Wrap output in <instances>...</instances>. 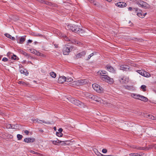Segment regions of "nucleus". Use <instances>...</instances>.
<instances>
[{"label":"nucleus","instance_id":"1","mask_svg":"<svg viewBox=\"0 0 156 156\" xmlns=\"http://www.w3.org/2000/svg\"><path fill=\"white\" fill-rule=\"evenodd\" d=\"M66 28L68 30H71L73 32L77 33L79 30V27L77 25L69 24L67 25Z\"/></svg>","mask_w":156,"mask_h":156},{"label":"nucleus","instance_id":"2","mask_svg":"<svg viewBox=\"0 0 156 156\" xmlns=\"http://www.w3.org/2000/svg\"><path fill=\"white\" fill-rule=\"evenodd\" d=\"M100 78L102 80L105 81L110 84H112L114 82L113 79L111 78L107 75L101 76Z\"/></svg>","mask_w":156,"mask_h":156},{"label":"nucleus","instance_id":"3","mask_svg":"<svg viewBox=\"0 0 156 156\" xmlns=\"http://www.w3.org/2000/svg\"><path fill=\"white\" fill-rule=\"evenodd\" d=\"M92 86L94 89L98 92L101 93L103 92V89L99 85L96 83H94L92 84Z\"/></svg>","mask_w":156,"mask_h":156},{"label":"nucleus","instance_id":"4","mask_svg":"<svg viewBox=\"0 0 156 156\" xmlns=\"http://www.w3.org/2000/svg\"><path fill=\"white\" fill-rule=\"evenodd\" d=\"M137 5L139 6H141L144 8H149L150 5L146 2L142 1L139 0V2H136Z\"/></svg>","mask_w":156,"mask_h":156},{"label":"nucleus","instance_id":"5","mask_svg":"<svg viewBox=\"0 0 156 156\" xmlns=\"http://www.w3.org/2000/svg\"><path fill=\"white\" fill-rule=\"evenodd\" d=\"M69 101L72 103L78 106H82L83 104L82 102L80 101L76 100L73 98H70L69 99Z\"/></svg>","mask_w":156,"mask_h":156},{"label":"nucleus","instance_id":"6","mask_svg":"<svg viewBox=\"0 0 156 156\" xmlns=\"http://www.w3.org/2000/svg\"><path fill=\"white\" fill-rule=\"evenodd\" d=\"M73 49V47L71 46L70 48L67 47L66 45L64 46L63 50V52L64 55H68L70 52L71 50Z\"/></svg>","mask_w":156,"mask_h":156},{"label":"nucleus","instance_id":"7","mask_svg":"<svg viewBox=\"0 0 156 156\" xmlns=\"http://www.w3.org/2000/svg\"><path fill=\"white\" fill-rule=\"evenodd\" d=\"M137 72L141 75L146 77H149L150 76V74L146 71L142 70H138Z\"/></svg>","mask_w":156,"mask_h":156},{"label":"nucleus","instance_id":"8","mask_svg":"<svg viewBox=\"0 0 156 156\" xmlns=\"http://www.w3.org/2000/svg\"><path fill=\"white\" fill-rule=\"evenodd\" d=\"M119 80L121 83H127L129 80V77L126 76H123L122 77H120L119 78Z\"/></svg>","mask_w":156,"mask_h":156},{"label":"nucleus","instance_id":"9","mask_svg":"<svg viewBox=\"0 0 156 156\" xmlns=\"http://www.w3.org/2000/svg\"><path fill=\"white\" fill-rule=\"evenodd\" d=\"M135 12L138 16L141 18H143L144 17V15H143V12L141 10L138 11V9L137 8H134Z\"/></svg>","mask_w":156,"mask_h":156},{"label":"nucleus","instance_id":"10","mask_svg":"<svg viewBox=\"0 0 156 156\" xmlns=\"http://www.w3.org/2000/svg\"><path fill=\"white\" fill-rule=\"evenodd\" d=\"M86 53L85 51H83L76 54V58H80L83 56H84Z\"/></svg>","mask_w":156,"mask_h":156},{"label":"nucleus","instance_id":"11","mask_svg":"<svg viewBox=\"0 0 156 156\" xmlns=\"http://www.w3.org/2000/svg\"><path fill=\"white\" fill-rule=\"evenodd\" d=\"M35 139L34 138H26L24 140V141L26 143H33L35 142Z\"/></svg>","mask_w":156,"mask_h":156},{"label":"nucleus","instance_id":"12","mask_svg":"<svg viewBox=\"0 0 156 156\" xmlns=\"http://www.w3.org/2000/svg\"><path fill=\"white\" fill-rule=\"evenodd\" d=\"M116 5L119 7L123 8L126 6V4L125 2H119L115 4Z\"/></svg>","mask_w":156,"mask_h":156},{"label":"nucleus","instance_id":"13","mask_svg":"<svg viewBox=\"0 0 156 156\" xmlns=\"http://www.w3.org/2000/svg\"><path fill=\"white\" fill-rule=\"evenodd\" d=\"M77 84L80 85H84L87 83V80H78L75 81Z\"/></svg>","mask_w":156,"mask_h":156},{"label":"nucleus","instance_id":"14","mask_svg":"<svg viewBox=\"0 0 156 156\" xmlns=\"http://www.w3.org/2000/svg\"><path fill=\"white\" fill-rule=\"evenodd\" d=\"M93 96L92 99L98 102L101 103V99L97 96L94 95H91Z\"/></svg>","mask_w":156,"mask_h":156},{"label":"nucleus","instance_id":"15","mask_svg":"<svg viewBox=\"0 0 156 156\" xmlns=\"http://www.w3.org/2000/svg\"><path fill=\"white\" fill-rule=\"evenodd\" d=\"M105 69L110 72L113 73L115 71V70L110 65H107L105 67Z\"/></svg>","mask_w":156,"mask_h":156},{"label":"nucleus","instance_id":"16","mask_svg":"<svg viewBox=\"0 0 156 156\" xmlns=\"http://www.w3.org/2000/svg\"><path fill=\"white\" fill-rule=\"evenodd\" d=\"M7 55L9 57V58H10L11 57V58L12 60H15L16 59V56L10 52H8L7 53Z\"/></svg>","mask_w":156,"mask_h":156},{"label":"nucleus","instance_id":"17","mask_svg":"<svg viewBox=\"0 0 156 156\" xmlns=\"http://www.w3.org/2000/svg\"><path fill=\"white\" fill-rule=\"evenodd\" d=\"M66 80V78L64 76L60 77L58 79V81L59 83H63Z\"/></svg>","mask_w":156,"mask_h":156},{"label":"nucleus","instance_id":"18","mask_svg":"<svg viewBox=\"0 0 156 156\" xmlns=\"http://www.w3.org/2000/svg\"><path fill=\"white\" fill-rule=\"evenodd\" d=\"M144 116L148 119H151L154 120H156V117L154 116L151 115L147 114Z\"/></svg>","mask_w":156,"mask_h":156},{"label":"nucleus","instance_id":"19","mask_svg":"<svg viewBox=\"0 0 156 156\" xmlns=\"http://www.w3.org/2000/svg\"><path fill=\"white\" fill-rule=\"evenodd\" d=\"M120 69L124 71H128L129 70V68L128 66L126 65H122L120 66Z\"/></svg>","mask_w":156,"mask_h":156},{"label":"nucleus","instance_id":"20","mask_svg":"<svg viewBox=\"0 0 156 156\" xmlns=\"http://www.w3.org/2000/svg\"><path fill=\"white\" fill-rule=\"evenodd\" d=\"M33 120L34 121H35L36 122H37L38 123H45V124H49V122H46L44 121L40 120L38 119H36Z\"/></svg>","mask_w":156,"mask_h":156},{"label":"nucleus","instance_id":"21","mask_svg":"<svg viewBox=\"0 0 156 156\" xmlns=\"http://www.w3.org/2000/svg\"><path fill=\"white\" fill-rule=\"evenodd\" d=\"M20 71L21 74H23L26 76L28 74L27 71L24 69H20Z\"/></svg>","mask_w":156,"mask_h":156},{"label":"nucleus","instance_id":"22","mask_svg":"<svg viewBox=\"0 0 156 156\" xmlns=\"http://www.w3.org/2000/svg\"><path fill=\"white\" fill-rule=\"evenodd\" d=\"M138 99L145 102L147 101L148 100L146 97L140 95V99Z\"/></svg>","mask_w":156,"mask_h":156},{"label":"nucleus","instance_id":"23","mask_svg":"<svg viewBox=\"0 0 156 156\" xmlns=\"http://www.w3.org/2000/svg\"><path fill=\"white\" fill-rule=\"evenodd\" d=\"M25 36H23L20 38V41L19 43L20 44H22L25 41Z\"/></svg>","mask_w":156,"mask_h":156},{"label":"nucleus","instance_id":"24","mask_svg":"<svg viewBox=\"0 0 156 156\" xmlns=\"http://www.w3.org/2000/svg\"><path fill=\"white\" fill-rule=\"evenodd\" d=\"M99 73L100 74L101 76L107 75L108 74L107 72L105 70L100 71L98 72V73Z\"/></svg>","mask_w":156,"mask_h":156},{"label":"nucleus","instance_id":"25","mask_svg":"<svg viewBox=\"0 0 156 156\" xmlns=\"http://www.w3.org/2000/svg\"><path fill=\"white\" fill-rule=\"evenodd\" d=\"M71 42H72L73 44H78L79 45H80L81 43L80 42H78V41H76L75 39H71V41H70Z\"/></svg>","mask_w":156,"mask_h":156},{"label":"nucleus","instance_id":"26","mask_svg":"<svg viewBox=\"0 0 156 156\" xmlns=\"http://www.w3.org/2000/svg\"><path fill=\"white\" fill-rule=\"evenodd\" d=\"M140 95L139 94H131V96L134 98L136 99H140Z\"/></svg>","mask_w":156,"mask_h":156},{"label":"nucleus","instance_id":"27","mask_svg":"<svg viewBox=\"0 0 156 156\" xmlns=\"http://www.w3.org/2000/svg\"><path fill=\"white\" fill-rule=\"evenodd\" d=\"M91 3H93L94 5H98V3L94 0H88Z\"/></svg>","mask_w":156,"mask_h":156},{"label":"nucleus","instance_id":"28","mask_svg":"<svg viewBox=\"0 0 156 156\" xmlns=\"http://www.w3.org/2000/svg\"><path fill=\"white\" fill-rule=\"evenodd\" d=\"M32 52L38 56H39V55L41 54L40 52L35 50H33V51H32Z\"/></svg>","mask_w":156,"mask_h":156},{"label":"nucleus","instance_id":"29","mask_svg":"<svg viewBox=\"0 0 156 156\" xmlns=\"http://www.w3.org/2000/svg\"><path fill=\"white\" fill-rule=\"evenodd\" d=\"M50 76L52 77L55 78L56 77V74L55 73H54L53 72H51V73H50Z\"/></svg>","mask_w":156,"mask_h":156},{"label":"nucleus","instance_id":"30","mask_svg":"<svg viewBox=\"0 0 156 156\" xmlns=\"http://www.w3.org/2000/svg\"><path fill=\"white\" fill-rule=\"evenodd\" d=\"M85 95L87 97L89 98H90L92 99L93 96H91V95H93V94H89V93H87Z\"/></svg>","mask_w":156,"mask_h":156},{"label":"nucleus","instance_id":"31","mask_svg":"<svg viewBox=\"0 0 156 156\" xmlns=\"http://www.w3.org/2000/svg\"><path fill=\"white\" fill-rule=\"evenodd\" d=\"M79 30L77 32V33L79 34H82L84 33L85 31L82 29L80 28L79 27Z\"/></svg>","mask_w":156,"mask_h":156},{"label":"nucleus","instance_id":"32","mask_svg":"<svg viewBox=\"0 0 156 156\" xmlns=\"http://www.w3.org/2000/svg\"><path fill=\"white\" fill-rule=\"evenodd\" d=\"M61 142V141L57 140H56L52 141V143L53 144H59Z\"/></svg>","mask_w":156,"mask_h":156},{"label":"nucleus","instance_id":"33","mask_svg":"<svg viewBox=\"0 0 156 156\" xmlns=\"http://www.w3.org/2000/svg\"><path fill=\"white\" fill-rule=\"evenodd\" d=\"M129 155L130 156H140L141 155L138 154V153H130L129 154Z\"/></svg>","mask_w":156,"mask_h":156},{"label":"nucleus","instance_id":"34","mask_svg":"<svg viewBox=\"0 0 156 156\" xmlns=\"http://www.w3.org/2000/svg\"><path fill=\"white\" fill-rule=\"evenodd\" d=\"M62 37H63L65 41H71V39L69 38L66 35L63 36Z\"/></svg>","mask_w":156,"mask_h":156},{"label":"nucleus","instance_id":"35","mask_svg":"<svg viewBox=\"0 0 156 156\" xmlns=\"http://www.w3.org/2000/svg\"><path fill=\"white\" fill-rule=\"evenodd\" d=\"M18 83L20 84H22L23 85L27 86V84L26 83L22 81H20L18 82Z\"/></svg>","mask_w":156,"mask_h":156},{"label":"nucleus","instance_id":"36","mask_svg":"<svg viewBox=\"0 0 156 156\" xmlns=\"http://www.w3.org/2000/svg\"><path fill=\"white\" fill-rule=\"evenodd\" d=\"M17 137L18 140H21L22 139V138L23 137V136L21 135L18 134L17 135Z\"/></svg>","mask_w":156,"mask_h":156},{"label":"nucleus","instance_id":"37","mask_svg":"<svg viewBox=\"0 0 156 156\" xmlns=\"http://www.w3.org/2000/svg\"><path fill=\"white\" fill-rule=\"evenodd\" d=\"M146 86L145 85H142L141 87V89L143 90V91H146Z\"/></svg>","mask_w":156,"mask_h":156},{"label":"nucleus","instance_id":"38","mask_svg":"<svg viewBox=\"0 0 156 156\" xmlns=\"http://www.w3.org/2000/svg\"><path fill=\"white\" fill-rule=\"evenodd\" d=\"M66 81L67 82H71L73 81V79L71 77L68 78L66 77Z\"/></svg>","mask_w":156,"mask_h":156},{"label":"nucleus","instance_id":"39","mask_svg":"<svg viewBox=\"0 0 156 156\" xmlns=\"http://www.w3.org/2000/svg\"><path fill=\"white\" fill-rule=\"evenodd\" d=\"M133 148H134L136 149H138V150H142L144 149V147H137V146H134L133 147Z\"/></svg>","mask_w":156,"mask_h":156},{"label":"nucleus","instance_id":"40","mask_svg":"<svg viewBox=\"0 0 156 156\" xmlns=\"http://www.w3.org/2000/svg\"><path fill=\"white\" fill-rule=\"evenodd\" d=\"M56 134L57 136L59 137H61L63 135L62 133H59L58 132H56Z\"/></svg>","mask_w":156,"mask_h":156},{"label":"nucleus","instance_id":"41","mask_svg":"<svg viewBox=\"0 0 156 156\" xmlns=\"http://www.w3.org/2000/svg\"><path fill=\"white\" fill-rule=\"evenodd\" d=\"M124 87H125V88L126 89H128V90H130V89H132V88H131V87H130V86H129L128 85H126V86H124Z\"/></svg>","mask_w":156,"mask_h":156},{"label":"nucleus","instance_id":"42","mask_svg":"<svg viewBox=\"0 0 156 156\" xmlns=\"http://www.w3.org/2000/svg\"><path fill=\"white\" fill-rule=\"evenodd\" d=\"M21 53L24 55L26 56H29L28 54L26 52H24L23 51H22Z\"/></svg>","mask_w":156,"mask_h":156},{"label":"nucleus","instance_id":"43","mask_svg":"<svg viewBox=\"0 0 156 156\" xmlns=\"http://www.w3.org/2000/svg\"><path fill=\"white\" fill-rule=\"evenodd\" d=\"M5 35L7 37H8L9 38H10H10H11V35H10L9 34H7V33L5 34Z\"/></svg>","mask_w":156,"mask_h":156},{"label":"nucleus","instance_id":"44","mask_svg":"<svg viewBox=\"0 0 156 156\" xmlns=\"http://www.w3.org/2000/svg\"><path fill=\"white\" fill-rule=\"evenodd\" d=\"M5 126L7 129H10L11 128V124H6L5 125Z\"/></svg>","mask_w":156,"mask_h":156},{"label":"nucleus","instance_id":"45","mask_svg":"<svg viewBox=\"0 0 156 156\" xmlns=\"http://www.w3.org/2000/svg\"><path fill=\"white\" fill-rule=\"evenodd\" d=\"M94 53L93 52L90 55L88 56L87 60H88L89 59H90V58L94 55Z\"/></svg>","mask_w":156,"mask_h":156},{"label":"nucleus","instance_id":"46","mask_svg":"<svg viewBox=\"0 0 156 156\" xmlns=\"http://www.w3.org/2000/svg\"><path fill=\"white\" fill-rule=\"evenodd\" d=\"M16 127L17 126H16V125H11V128L13 129H16Z\"/></svg>","mask_w":156,"mask_h":156},{"label":"nucleus","instance_id":"47","mask_svg":"<svg viewBox=\"0 0 156 156\" xmlns=\"http://www.w3.org/2000/svg\"><path fill=\"white\" fill-rule=\"evenodd\" d=\"M2 61L4 62H7L8 61V59L6 58H4L2 59Z\"/></svg>","mask_w":156,"mask_h":156},{"label":"nucleus","instance_id":"48","mask_svg":"<svg viewBox=\"0 0 156 156\" xmlns=\"http://www.w3.org/2000/svg\"><path fill=\"white\" fill-rule=\"evenodd\" d=\"M61 142H60V143L61 144V145H66V143L64 141H61Z\"/></svg>","mask_w":156,"mask_h":156},{"label":"nucleus","instance_id":"49","mask_svg":"<svg viewBox=\"0 0 156 156\" xmlns=\"http://www.w3.org/2000/svg\"><path fill=\"white\" fill-rule=\"evenodd\" d=\"M97 151L96 152H95V153L98 156H100V155L101 153L99 152L98 151L96 150Z\"/></svg>","mask_w":156,"mask_h":156},{"label":"nucleus","instance_id":"50","mask_svg":"<svg viewBox=\"0 0 156 156\" xmlns=\"http://www.w3.org/2000/svg\"><path fill=\"white\" fill-rule=\"evenodd\" d=\"M107 151V150L105 149H103L102 150V152L103 153H106Z\"/></svg>","mask_w":156,"mask_h":156},{"label":"nucleus","instance_id":"51","mask_svg":"<svg viewBox=\"0 0 156 156\" xmlns=\"http://www.w3.org/2000/svg\"><path fill=\"white\" fill-rule=\"evenodd\" d=\"M134 8H133V9L131 7H129V8H128V9L129 10V11H132V10H133V11H135V10L134 9Z\"/></svg>","mask_w":156,"mask_h":156},{"label":"nucleus","instance_id":"52","mask_svg":"<svg viewBox=\"0 0 156 156\" xmlns=\"http://www.w3.org/2000/svg\"><path fill=\"white\" fill-rule=\"evenodd\" d=\"M131 1H132V2H134V3H135V4H136L137 5V3L136 2H139V0H131Z\"/></svg>","mask_w":156,"mask_h":156},{"label":"nucleus","instance_id":"53","mask_svg":"<svg viewBox=\"0 0 156 156\" xmlns=\"http://www.w3.org/2000/svg\"><path fill=\"white\" fill-rule=\"evenodd\" d=\"M24 132L27 135H28L29 133V131L27 130H25Z\"/></svg>","mask_w":156,"mask_h":156},{"label":"nucleus","instance_id":"54","mask_svg":"<svg viewBox=\"0 0 156 156\" xmlns=\"http://www.w3.org/2000/svg\"><path fill=\"white\" fill-rule=\"evenodd\" d=\"M30 152L31 153H32L33 154H37V152H36L33 151H32V150H31L30 151Z\"/></svg>","mask_w":156,"mask_h":156},{"label":"nucleus","instance_id":"55","mask_svg":"<svg viewBox=\"0 0 156 156\" xmlns=\"http://www.w3.org/2000/svg\"><path fill=\"white\" fill-rule=\"evenodd\" d=\"M62 130H63V129L61 128H60L58 129V131L59 132H58L59 133H62Z\"/></svg>","mask_w":156,"mask_h":156},{"label":"nucleus","instance_id":"56","mask_svg":"<svg viewBox=\"0 0 156 156\" xmlns=\"http://www.w3.org/2000/svg\"><path fill=\"white\" fill-rule=\"evenodd\" d=\"M40 56H41V57H44L45 55H44L43 54L41 53V54L39 55Z\"/></svg>","mask_w":156,"mask_h":156},{"label":"nucleus","instance_id":"57","mask_svg":"<svg viewBox=\"0 0 156 156\" xmlns=\"http://www.w3.org/2000/svg\"><path fill=\"white\" fill-rule=\"evenodd\" d=\"M32 41L31 40H28L27 41V43H31L32 42Z\"/></svg>","mask_w":156,"mask_h":156},{"label":"nucleus","instance_id":"58","mask_svg":"<svg viewBox=\"0 0 156 156\" xmlns=\"http://www.w3.org/2000/svg\"><path fill=\"white\" fill-rule=\"evenodd\" d=\"M10 39L13 40H14L15 39V38L14 37H12V36H11V38H10Z\"/></svg>","mask_w":156,"mask_h":156},{"label":"nucleus","instance_id":"59","mask_svg":"<svg viewBox=\"0 0 156 156\" xmlns=\"http://www.w3.org/2000/svg\"><path fill=\"white\" fill-rule=\"evenodd\" d=\"M53 129L55 131H56V127H54L53 128Z\"/></svg>","mask_w":156,"mask_h":156},{"label":"nucleus","instance_id":"60","mask_svg":"<svg viewBox=\"0 0 156 156\" xmlns=\"http://www.w3.org/2000/svg\"><path fill=\"white\" fill-rule=\"evenodd\" d=\"M146 14H147V13H146L143 14V15H144V16H145L146 15Z\"/></svg>","mask_w":156,"mask_h":156},{"label":"nucleus","instance_id":"61","mask_svg":"<svg viewBox=\"0 0 156 156\" xmlns=\"http://www.w3.org/2000/svg\"><path fill=\"white\" fill-rule=\"evenodd\" d=\"M46 3V4H48V5H49V2H47V3Z\"/></svg>","mask_w":156,"mask_h":156},{"label":"nucleus","instance_id":"62","mask_svg":"<svg viewBox=\"0 0 156 156\" xmlns=\"http://www.w3.org/2000/svg\"><path fill=\"white\" fill-rule=\"evenodd\" d=\"M39 35L40 36H42V35Z\"/></svg>","mask_w":156,"mask_h":156},{"label":"nucleus","instance_id":"63","mask_svg":"<svg viewBox=\"0 0 156 156\" xmlns=\"http://www.w3.org/2000/svg\"><path fill=\"white\" fill-rule=\"evenodd\" d=\"M154 92L156 93V90H154Z\"/></svg>","mask_w":156,"mask_h":156},{"label":"nucleus","instance_id":"64","mask_svg":"<svg viewBox=\"0 0 156 156\" xmlns=\"http://www.w3.org/2000/svg\"><path fill=\"white\" fill-rule=\"evenodd\" d=\"M155 148L156 149V146L155 147Z\"/></svg>","mask_w":156,"mask_h":156}]
</instances>
